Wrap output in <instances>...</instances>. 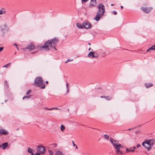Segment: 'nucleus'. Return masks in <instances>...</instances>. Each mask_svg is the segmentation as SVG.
Returning <instances> with one entry per match:
<instances>
[{
	"label": "nucleus",
	"mask_w": 155,
	"mask_h": 155,
	"mask_svg": "<svg viewBox=\"0 0 155 155\" xmlns=\"http://www.w3.org/2000/svg\"><path fill=\"white\" fill-rule=\"evenodd\" d=\"M58 42V38L57 37H55L45 41L44 45H39V48H56Z\"/></svg>",
	"instance_id": "nucleus-1"
},
{
	"label": "nucleus",
	"mask_w": 155,
	"mask_h": 155,
	"mask_svg": "<svg viewBox=\"0 0 155 155\" xmlns=\"http://www.w3.org/2000/svg\"><path fill=\"white\" fill-rule=\"evenodd\" d=\"M98 11L94 18V20L97 21H99L100 19L103 16L105 12L104 6L102 3H99L98 6Z\"/></svg>",
	"instance_id": "nucleus-2"
},
{
	"label": "nucleus",
	"mask_w": 155,
	"mask_h": 155,
	"mask_svg": "<svg viewBox=\"0 0 155 155\" xmlns=\"http://www.w3.org/2000/svg\"><path fill=\"white\" fill-rule=\"evenodd\" d=\"M155 140L153 139L146 140L142 143V145L146 148L147 149L148 151L150 150L154 144Z\"/></svg>",
	"instance_id": "nucleus-3"
},
{
	"label": "nucleus",
	"mask_w": 155,
	"mask_h": 155,
	"mask_svg": "<svg viewBox=\"0 0 155 155\" xmlns=\"http://www.w3.org/2000/svg\"><path fill=\"white\" fill-rule=\"evenodd\" d=\"M34 83L36 86L39 87L41 89H45V85L43 83V80L41 77H38L35 78Z\"/></svg>",
	"instance_id": "nucleus-4"
},
{
	"label": "nucleus",
	"mask_w": 155,
	"mask_h": 155,
	"mask_svg": "<svg viewBox=\"0 0 155 155\" xmlns=\"http://www.w3.org/2000/svg\"><path fill=\"white\" fill-rule=\"evenodd\" d=\"M113 145L116 149V153L117 155H120L123 154L122 148L123 147L121 144H119L118 142L116 140H114Z\"/></svg>",
	"instance_id": "nucleus-5"
},
{
	"label": "nucleus",
	"mask_w": 155,
	"mask_h": 155,
	"mask_svg": "<svg viewBox=\"0 0 155 155\" xmlns=\"http://www.w3.org/2000/svg\"><path fill=\"white\" fill-rule=\"evenodd\" d=\"M37 150L41 154H44L46 153V148L41 145H38L37 147Z\"/></svg>",
	"instance_id": "nucleus-6"
},
{
	"label": "nucleus",
	"mask_w": 155,
	"mask_h": 155,
	"mask_svg": "<svg viewBox=\"0 0 155 155\" xmlns=\"http://www.w3.org/2000/svg\"><path fill=\"white\" fill-rule=\"evenodd\" d=\"M84 28L86 29L91 28L92 26L91 24L88 22H83Z\"/></svg>",
	"instance_id": "nucleus-7"
},
{
	"label": "nucleus",
	"mask_w": 155,
	"mask_h": 155,
	"mask_svg": "<svg viewBox=\"0 0 155 155\" xmlns=\"http://www.w3.org/2000/svg\"><path fill=\"white\" fill-rule=\"evenodd\" d=\"M88 57L90 58H96L98 57V54L95 52H90L88 54Z\"/></svg>",
	"instance_id": "nucleus-8"
},
{
	"label": "nucleus",
	"mask_w": 155,
	"mask_h": 155,
	"mask_svg": "<svg viewBox=\"0 0 155 155\" xmlns=\"http://www.w3.org/2000/svg\"><path fill=\"white\" fill-rule=\"evenodd\" d=\"M141 9L144 12L146 13H148L151 11L152 9V7H141Z\"/></svg>",
	"instance_id": "nucleus-9"
},
{
	"label": "nucleus",
	"mask_w": 155,
	"mask_h": 155,
	"mask_svg": "<svg viewBox=\"0 0 155 155\" xmlns=\"http://www.w3.org/2000/svg\"><path fill=\"white\" fill-rule=\"evenodd\" d=\"M8 30V27L7 25H4L3 26H2V27L1 30L4 34L5 33V31H7Z\"/></svg>",
	"instance_id": "nucleus-10"
},
{
	"label": "nucleus",
	"mask_w": 155,
	"mask_h": 155,
	"mask_svg": "<svg viewBox=\"0 0 155 155\" xmlns=\"http://www.w3.org/2000/svg\"><path fill=\"white\" fill-rule=\"evenodd\" d=\"M25 48H35V46L34 44L33 43H31L28 45V46Z\"/></svg>",
	"instance_id": "nucleus-11"
},
{
	"label": "nucleus",
	"mask_w": 155,
	"mask_h": 155,
	"mask_svg": "<svg viewBox=\"0 0 155 155\" xmlns=\"http://www.w3.org/2000/svg\"><path fill=\"white\" fill-rule=\"evenodd\" d=\"M0 134L6 135L8 134V132L3 129H2L0 130Z\"/></svg>",
	"instance_id": "nucleus-12"
},
{
	"label": "nucleus",
	"mask_w": 155,
	"mask_h": 155,
	"mask_svg": "<svg viewBox=\"0 0 155 155\" xmlns=\"http://www.w3.org/2000/svg\"><path fill=\"white\" fill-rule=\"evenodd\" d=\"M145 49H140V50L139 51L142 53H145L146 52H148L149 51H150V50H155V49H148V50L145 51Z\"/></svg>",
	"instance_id": "nucleus-13"
},
{
	"label": "nucleus",
	"mask_w": 155,
	"mask_h": 155,
	"mask_svg": "<svg viewBox=\"0 0 155 155\" xmlns=\"http://www.w3.org/2000/svg\"><path fill=\"white\" fill-rule=\"evenodd\" d=\"M96 0H91V3L89 4L90 7H93L95 6V4L96 3Z\"/></svg>",
	"instance_id": "nucleus-14"
},
{
	"label": "nucleus",
	"mask_w": 155,
	"mask_h": 155,
	"mask_svg": "<svg viewBox=\"0 0 155 155\" xmlns=\"http://www.w3.org/2000/svg\"><path fill=\"white\" fill-rule=\"evenodd\" d=\"M1 146H2V148L5 150V149L6 147L8 146V144L7 142L4 143L2 144Z\"/></svg>",
	"instance_id": "nucleus-15"
},
{
	"label": "nucleus",
	"mask_w": 155,
	"mask_h": 155,
	"mask_svg": "<svg viewBox=\"0 0 155 155\" xmlns=\"http://www.w3.org/2000/svg\"><path fill=\"white\" fill-rule=\"evenodd\" d=\"M76 26L78 28H84L83 23L82 24L79 23H77Z\"/></svg>",
	"instance_id": "nucleus-16"
},
{
	"label": "nucleus",
	"mask_w": 155,
	"mask_h": 155,
	"mask_svg": "<svg viewBox=\"0 0 155 155\" xmlns=\"http://www.w3.org/2000/svg\"><path fill=\"white\" fill-rule=\"evenodd\" d=\"M55 155H64L63 153L61 151L58 150L55 153Z\"/></svg>",
	"instance_id": "nucleus-17"
},
{
	"label": "nucleus",
	"mask_w": 155,
	"mask_h": 155,
	"mask_svg": "<svg viewBox=\"0 0 155 155\" xmlns=\"http://www.w3.org/2000/svg\"><path fill=\"white\" fill-rule=\"evenodd\" d=\"M145 86L147 88L153 86V84H145Z\"/></svg>",
	"instance_id": "nucleus-18"
},
{
	"label": "nucleus",
	"mask_w": 155,
	"mask_h": 155,
	"mask_svg": "<svg viewBox=\"0 0 155 155\" xmlns=\"http://www.w3.org/2000/svg\"><path fill=\"white\" fill-rule=\"evenodd\" d=\"M65 129V126L64 125H61V130L62 131H63Z\"/></svg>",
	"instance_id": "nucleus-19"
},
{
	"label": "nucleus",
	"mask_w": 155,
	"mask_h": 155,
	"mask_svg": "<svg viewBox=\"0 0 155 155\" xmlns=\"http://www.w3.org/2000/svg\"><path fill=\"white\" fill-rule=\"evenodd\" d=\"M126 151L127 153H128L130 152H134V150L129 149H128V148H127L126 149Z\"/></svg>",
	"instance_id": "nucleus-20"
},
{
	"label": "nucleus",
	"mask_w": 155,
	"mask_h": 155,
	"mask_svg": "<svg viewBox=\"0 0 155 155\" xmlns=\"http://www.w3.org/2000/svg\"><path fill=\"white\" fill-rule=\"evenodd\" d=\"M28 51L30 53V54H33V53H35L37 51H34V52H32V50H33V49H28Z\"/></svg>",
	"instance_id": "nucleus-21"
},
{
	"label": "nucleus",
	"mask_w": 155,
	"mask_h": 155,
	"mask_svg": "<svg viewBox=\"0 0 155 155\" xmlns=\"http://www.w3.org/2000/svg\"><path fill=\"white\" fill-rule=\"evenodd\" d=\"M31 96V95H29L28 96H25L23 97L22 99L23 100L25 98L28 99L30 98Z\"/></svg>",
	"instance_id": "nucleus-22"
},
{
	"label": "nucleus",
	"mask_w": 155,
	"mask_h": 155,
	"mask_svg": "<svg viewBox=\"0 0 155 155\" xmlns=\"http://www.w3.org/2000/svg\"><path fill=\"white\" fill-rule=\"evenodd\" d=\"M104 138L106 139L107 140H108L109 138V136L106 134H104Z\"/></svg>",
	"instance_id": "nucleus-23"
},
{
	"label": "nucleus",
	"mask_w": 155,
	"mask_h": 155,
	"mask_svg": "<svg viewBox=\"0 0 155 155\" xmlns=\"http://www.w3.org/2000/svg\"><path fill=\"white\" fill-rule=\"evenodd\" d=\"M10 64H11V63H9L8 64H7L4 65V66H3V67H5V68H8V67H9V66H10Z\"/></svg>",
	"instance_id": "nucleus-24"
},
{
	"label": "nucleus",
	"mask_w": 155,
	"mask_h": 155,
	"mask_svg": "<svg viewBox=\"0 0 155 155\" xmlns=\"http://www.w3.org/2000/svg\"><path fill=\"white\" fill-rule=\"evenodd\" d=\"M4 84L6 87L7 88L8 87V84L7 81H5L4 82Z\"/></svg>",
	"instance_id": "nucleus-25"
},
{
	"label": "nucleus",
	"mask_w": 155,
	"mask_h": 155,
	"mask_svg": "<svg viewBox=\"0 0 155 155\" xmlns=\"http://www.w3.org/2000/svg\"><path fill=\"white\" fill-rule=\"evenodd\" d=\"M32 150H33L32 149H31L30 148V147L28 148V151L29 153H31L32 152Z\"/></svg>",
	"instance_id": "nucleus-26"
},
{
	"label": "nucleus",
	"mask_w": 155,
	"mask_h": 155,
	"mask_svg": "<svg viewBox=\"0 0 155 155\" xmlns=\"http://www.w3.org/2000/svg\"><path fill=\"white\" fill-rule=\"evenodd\" d=\"M110 140L111 141V142L113 144V143H114V140H115L114 139H113L111 137H110Z\"/></svg>",
	"instance_id": "nucleus-27"
},
{
	"label": "nucleus",
	"mask_w": 155,
	"mask_h": 155,
	"mask_svg": "<svg viewBox=\"0 0 155 155\" xmlns=\"http://www.w3.org/2000/svg\"><path fill=\"white\" fill-rule=\"evenodd\" d=\"M111 98V97H109V96H106V98H105V99H106L107 100H110Z\"/></svg>",
	"instance_id": "nucleus-28"
},
{
	"label": "nucleus",
	"mask_w": 155,
	"mask_h": 155,
	"mask_svg": "<svg viewBox=\"0 0 155 155\" xmlns=\"http://www.w3.org/2000/svg\"><path fill=\"white\" fill-rule=\"evenodd\" d=\"M48 152H49V153H50L51 155H53V153L51 150H49Z\"/></svg>",
	"instance_id": "nucleus-29"
},
{
	"label": "nucleus",
	"mask_w": 155,
	"mask_h": 155,
	"mask_svg": "<svg viewBox=\"0 0 155 155\" xmlns=\"http://www.w3.org/2000/svg\"><path fill=\"white\" fill-rule=\"evenodd\" d=\"M31 91L30 89V90H29L26 92V94H29L30 93H31Z\"/></svg>",
	"instance_id": "nucleus-30"
},
{
	"label": "nucleus",
	"mask_w": 155,
	"mask_h": 155,
	"mask_svg": "<svg viewBox=\"0 0 155 155\" xmlns=\"http://www.w3.org/2000/svg\"><path fill=\"white\" fill-rule=\"evenodd\" d=\"M6 12L5 11H4V12L2 11V10H0V15L2 14L3 13L5 14V13Z\"/></svg>",
	"instance_id": "nucleus-31"
},
{
	"label": "nucleus",
	"mask_w": 155,
	"mask_h": 155,
	"mask_svg": "<svg viewBox=\"0 0 155 155\" xmlns=\"http://www.w3.org/2000/svg\"><path fill=\"white\" fill-rule=\"evenodd\" d=\"M110 52L108 51H106L105 53H104V54L105 55H107L109 54Z\"/></svg>",
	"instance_id": "nucleus-32"
},
{
	"label": "nucleus",
	"mask_w": 155,
	"mask_h": 155,
	"mask_svg": "<svg viewBox=\"0 0 155 155\" xmlns=\"http://www.w3.org/2000/svg\"><path fill=\"white\" fill-rule=\"evenodd\" d=\"M148 48H155V45H153L150 47H149Z\"/></svg>",
	"instance_id": "nucleus-33"
},
{
	"label": "nucleus",
	"mask_w": 155,
	"mask_h": 155,
	"mask_svg": "<svg viewBox=\"0 0 155 155\" xmlns=\"http://www.w3.org/2000/svg\"><path fill=\"white\" fill-rule=\"evenodd\" d=\"M73 60V59H68V60H67L65 62V63H67L68 62H70V61H72Z\"/></svg>",
	"instance_id": "nucleus-34"
},
{
	"label": "nucleus",
	"mask_w": 155,
	"mask_h": 155,
	"mask_svg": "<svg viewBox=\"0 0 155 155\" xmlns=\"http://www.w3.org/2000/svg\"><path fill=\"white\" fill-rule=\"evenodd\" d=\"M112 13L114 15H117V13L115 11H114L112 12Z\"/></svg>",
	"instance_id": "nucleus-35"
},
{
	"label": "nucleus",
	"mask_w": 155,
	"mask_h": 155,
	"mask_svg": "<svg viewBox=\"0 0 155 155\" xmlns=\"http://www.w3.org/2000/svg\"><path fill=\"white\" fill-rule=\"evenodd\" d=\"M88 0H81L82 3L83 2H87Z\"/></svg>",
	"instance_id": "nucleus-36"
},
{
	"label": "nucleus",
	"mask_w": 155,
	"mask_h": 155,
	"mask_svg": "<svg viewBox=\"0 0 155 155\" xmlns=\"http://www.w3.org/2000/svg\"><path fill=\"white\" fill-rule=\"evenodd\" d=\"M54 110H60L61 109L59 108H58L57 107H53Z\"/></svg>",
	"instance_id": "nucleus-37"
},
{
	"label": "nucleus",
	"mask_w": 155,
	"mask_h": 155,
	"mask_svg": "<svg viewBox=\"0 0 155 155\" xmlns=\"http://www.w3.org/2000/svg\"><path fill=\"white\" fill-rule=\"evenodd\" d=\"M141 146V145H140L139 144H138L137 145V147H139Z\"/></svg>",
	"instance_id": "nucleus-38"
},
{
	"label": "nucleus",
	"mask_w": 155,
	"mask_h": 155,
	"mask_svg": "<svg viewBox=\"0 0 155 155\" xmlns=\"http://www.w3.org/2000/svg\"><path fill=\"white\" fill-rule=\"evenodd\" d=\"M13 45L15 46L16 48H18V45L17 44H13Z\"/></svg>",
	"instance_id": "nucleus-39"
},
{
	"label": "nucleus",
	"mask_w": 155,
	"mask_h": 155,
	"mask_svg": "<svg viewBox=\"0 0 155 155\" xmlns=\"http://www.w3.org/2000/svg\"><path fill=\"white\" fill-rule=\"evenodd\" d=\"M72 144L74 147H75V146H76V145L75 144L73 141V140L72 141Z\"/></svg>",
	"instance_id": "nucleus-40"
},
{
	"label": "nucleus",
	"mask_w": 155,
	"mask_h": 155,
	"mask_svg": "<svg viewBox=\"0 0 155 155\" xmlns=\"http://www.w3.org/2000/svg\"><path fill=\"white\" fill-rule=\"evenodd\" d=\"M101 98H106V96H101Z\"/></svg>",
	"instance_id": "nucleus-41"
},
{
	"label": "nucleus",
	"mask_w": 155,
	"mask_h": 155,
	"mask_svg": "<svg viewBox=\"0 0 155 155\" xmlns=\"http://www.w3.org/2000/svg\"><path fill=\"white\" fill-rule=\"evenodd\" d=\"M35 155H41L40 154L38 153H35Z\"/></svg>",
	"instance_id": "nucleus-42"
},
{
	"label": "nucleus",
	"mask_w": 155,
	"mask_h": 155,
	"mask_svg": "<svg viewBox=\"0 0 155 155\" xmlns=\"http://www.w3.org/2000/svg\"><path fill=\"white\" fill-rule=\"evenodd\" d=\"M68 83H66V88H69V87H68Z\"/></svg>",
	"instance_id": "nucleus-43"
},
{
	"label": "nucleus",
	"mask_w": 155,
	"mask_h": 155,
	"mask_svg": "<svg viewBox=\"0 0 155 155\" xmlns=\"http://www.w3.org/2000/svg\"><path fill=\"white\" fill-rule=\"evenodd\" d=\"M136 148V147L134 146L133 147H132L130 148V149H133V150H134H134Z\"/></svg>",
	"instance_id": "nucleus-44"
},
{
	"label": "nucleus",
	"mask_w": 155,
	"mask_h": 155,
	"mask_svg": "<svg viewBox=\"0 0 155 155\" xmlns=\"http://www.w3.org/2000/svg\"><path fill=\"white\" fill-rule=\"evenodd\" d=\"M54 110L53 107L49 108V109H48L49 110Z\"/></svg>",
	"instance_id": "nucleus-45"
},
{
	"label": "nucleus",
	"mask_w": 155,
	"mask_h": 155,
	"mask_svg": "<svg viewBox=\"0 0 155 155\" xmlns=\"http://www.w3.org/2000/svg\"><path fill=\"white\" fill-rule=\"evenodd\" d=\"M52 145H54V146L55 147L57 146V144L56 143L53 144Z\"/></svg>",
	"instance_id": "nucleus-46"
},
{
	"label": "nucleus",
	"mask_w": 155,
	"mask_h": 155,
	"mask_svg": "<svg viewBox=\"0 0 155 155\" xmlns=\"http://www.w3.org/2000/svg\"><path fill=\"white\" fill-rule=\"evenodd\" d=\"M31 153L30 155H34V153H33L32 151L31 153Z\"/></svg>",
	"instance_id": "nucleus-47"
},
{
	"label": "nucleus",
	"mask_w": 155,
	"mask_h": 155,
	"mask_svg": "<svg viewBox=\"0 0 155 155\" xmlns=\"http://www.w3.org/2000/svg\"><path fill=\"white\" fill-rule=\"evenodd\" d=\"M44 109H45L48 110V109H49V108H47V107H45L44 108Z\"/></svg>",
	"instance_id": "nucleus-48"
},
{
	"label": "nucleus",
	"mask_w": 155,
	"mask_h": 155,
	"mask_svg": "<svg viewBox=\"0 0 155 155\" xmlns=\"http://www.w3.org/2000/svg\"><path fill=\"white\" fill-rule=\"evenodd\" d=\"M67 93H68L69 92V88H67Z\"/></svg>",
	"instance_id": "nucleus-49"
},
{
	"label": "nucleus",
	"mask_w": 155,
	"mask_h": 155,
	"mask_svg": "<svg viewBox=\"0 0 155 155\" xmlns=\"http://www.w3.org/2000/svg\"><path fill=\"white\" fill-rule=\"evenodd\" d=\"M120 8H121V9H122L123 8V7L122 6H121L120 7Z\"/></svg>",
	"instance_id": "nucleus-50"
},
{
	"label": "nucleus",
	"mask_w": 155,
	"mask_h": 155,
	"mask_svg": "<svg viewBox=\"0 0 155 155\" xmlns=\"http://www.w3.org/2000/svg\"><path fill=\"white\" fill-rule=\"evenodd\" d=\"M75 147H75V148H76V149H78V147H77L76 145V146H75Z\"/></svg>",
	"instance_id": "nucleus-51"
},
{
	"label": "nucleus",
	"mask_w": 155,
	"mask_h": 155,
	"mask_svg": "<svg viewBox=\"0 0 155 155\" xmlns=\"http://www.w3.org/2000/svg\"><path fill=\"white\" fill-rule=\"evenodd\" d=\"M3 49H0V52H1Z\"/></svg>",
	"instance_id": "nucleus-52"
},
{
	"label": "nucleus",
	"mask_w": 155,
	"mask_h": 155,
	"mask_svg": "<svg viewBox=\"0 0 155 155\" xmlns=\"http://www.w3.org/2000/svg\"><path fill=\"white\" fill-rule=\"evenodd\" d=\"M46 83L47 84H48V81H46Z\"/></svg>",
	"instance_id": "nucleus-53"
},
{
	"label": "nucleus",
	"mask_w": 155,
	"mask_h": 155,
	"mask_svg": "<svg viewBox=\"0 0 155 155\" xmlns=\"http://www.w3.org/2000/svg\"><path fill=\"white\" fill-rule=\"evenodd\" d=\"M0 48H4L3 47H0Z\"/></svg>",
	"instance_id": "nucleus-54"
},
{
	"label": "nucleus",
	"mask_w": 155,
	"mask_h": 155,
	"mask_svg": "<svg viewBox=\"0 0 155 155\" xmlns=\"http://www.w3.org/2000/svg\"><path fill=\"white\" fill-rule=\"evenodd\" d=\"M46 50V51H48L49 49H45Z\"/></svg>",
	"instance_id": "nucleus-55"
},
{
	"label": "nucleus",
	"mask_w": 155,
	"mask_h": 155,
	"mask_svg": "<svg viewBox=\"0 0 155 155\" xmlns=\"http://www.w3.org/2000/svg\"><path fill=\"white\" fill-rule=\"evenodd\" d=\"M114 5V4H112L111 5V6H113Z\"/></svg>",
	"instance_id": "nucleus-56"
},
{
	"label": "nucleus",
	"mask_w": 155,
	"mask_h": 155,
	"mask_svg": "<svg viewBox=\"0 0 155 155\" xmlns=\"http://www.w3.org/2000/svg\"><path fill=\"white\" fill-rule=\"evenodd\" d=\"M88 44L89 45H91V44L90 43H88Z\"/></svg>",
	"instance_id": "nucleus-57"
},
{
	"label": "nucleus",
	"mask_w": 155,
	"mask_h": 155,
	"mask_svg": "<svg viewBox=\"0 0 155 155\" xmlns=\"http://www.w3.org/2000/svg\"><path fill=\"white\" fill-rule=\"evenodd\" d=\"M7 101V100H5V102H6Z\"/></svg>",
	"instance_id": "nucleus-58"
},
{
	"label": "nucleus",
	"mask_w": 155,
	"mask_h": 155,
	"mask_svg": "<svg viewBox=\"0 0 155 155\" xmlns=\"http://www.w3.org/2000/svg\"><path fill=\"white\" fill-rule=\"evenodd\" d=\"M131 129H128V130H130Z\"/></svg>",
	"instance_id": "nucleus-59"
},
{
	"label": "nucleus",
	"mask_w": 155,
	"mask_h": 155,
	"mask_svg": "<svg viewBox=\"0 0 155 155\" xmlns=\"http://www.w3.org/2000/svg\"><path fill=\"white\" fill-rule=\"evenodd\" d=\"M0 147H2V146H1V145H0Z\"/></svg>",
	"instance_id": "nucleus-60"
},
{
	"label": "nucleus",
	"mask_w": 155,
	"mask_h": 155,
	"mask_svg": "<svg viewBox=\"0 0 155 155\" xmlns=\"http://www.w3.org/2000/svg\"><path fill=\"white\" fill-rule=\"evenodd\" d=\"M55 50H57V49H55Z\"/></svg>",
	"instance_id": "nucleus-61"
},
{
	"label": "nucleus",
	"mask_w": 155,
	"mask_h": 155,
	"mask_svg": "<svg viewBox=\"0 0 155 155\" xmlns=\"http://www.w3.org/2000/svg\"><path fill=\"white\" fill-rule=\"evenodd\" d=\"M90 49H89V51H90Z\"/></svg>",
	"instance_id": "nucleus-62"
},
{
	"label": "nucleus",
	"mask_w": 155,
	"mask_h": 155,
	"mask_svg": "<svg viewBox=\"0 0 155 155\" xmlns=\"http://www.w3.org/2000/svg\"><path fill=\"white\" fill-rule=\"evenodd\" d=\"M106 50H108V49H105Z\"/></svg>",
	"instance_id": "nucleus-63"
},
{
	"label": "nucleus",
	"mask_w": 155,
	"mask_h": 155,
	"mask_svg": "<svg viewBox=\"0 0 155 155\" xmlns=\"http://www.w3.org/2000/svg\"><path fill=\"white\" fill-rule=\"evenodd\" d=\"M130 51H132V50H130Z\"/></svg>",
	"instance_id": "nucleus-64"
}]
</instances>
